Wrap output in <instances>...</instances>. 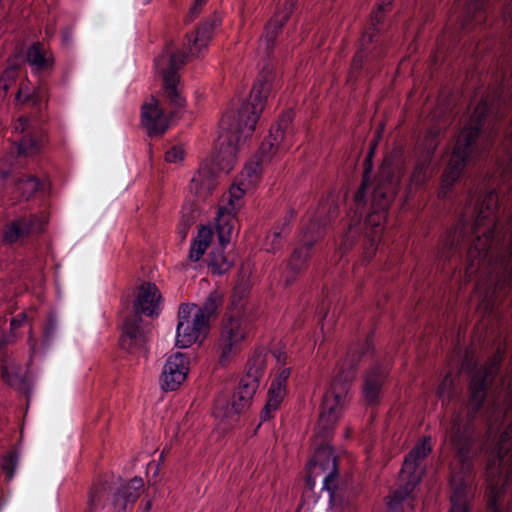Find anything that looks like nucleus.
Instances as JSON below:
<instances>
[{
    "mask_svg": "<svg viewBox=\"0 0 512 512\" xmlns=\"http://www.w3.org/2000/svg\"><path fill=\"white\" fill-rule=\"evenodd\" d=\"M500 493L497 488H491L487 495V510L488 512H501L499 506Z\"/></svg>",
    "mask_w": 512,
    "mask_h": 512,
    "instance_id": "09e8293b",
    "label": "nucleus"
},
{
    "mask_svg": "<svg viewBox=\"0 0 512 512\" xmlns=\"http://www.w3.org/2000/svg\"><path fill=\"white\" fill-rule=\"evenodd\" d=\"M170 46L171 44L165 46L163 54L155 59V65L161 69L164 97L171 108L169 118L174 119L180 117L186 106V100L177 88L179 82L177 71L186 63V55L182 51H171Z\"/></svg>",
    "mask_w": 512,
    "mask_h": 512,
    "instance_id": "9d476101",
    "label": "nucleus"
},
{
    "mask_svg": "<svg viewBox=\"0 0 512 512\" xmlns=\"http://www.w3.org/2000/svg\"><path fill=\"white\" fill-rule=\"evenodd\" d=\"M491 106L486 99H481L462 128L453 147L449 162L441 176L438 197L445 199L463 173L466 165L478 153V139L485 129Z\"/></svg>",
    "mask_w": 512,
    "mask_h": 512,
    "instance_id": "39448f33",
    "label": "nucleus"
},
{
    "mask_svg": "<svg viewBox=\"0 0 512 512\" xmlns=\"http://www.w3.org/2000/svg\"><path fill=\"white\" fill-rule=\"evenodd\" d=\"M281 402H282V399L280 396H277V397L268 396L266 404L268 406L272 407V409L277 410L278 407L280 406Z\"/></svg>",
    "mask_w": 512,
    "mask_h": 512,
    "instance_id": "680f3d73",
    "label": "nucleus"
},
{
    "mask_svg": "<svg viewBox=\"0 0 512 512\" xmlns=\"http://www.w3.org/2000/svg\"><path fill=\"white\" fill-rule=\"evenodd\" d=\"M284 395H285V390L283 388L277 389L276 385L271 383L270 388L268 390V396H274V397L280 396L281 399L283 400Z\"/></svg>",
    "mask_w": 512,
    "mask_h": 512,
    "instance_id": "bf43d9fd",
    "label": "nucleus"
},
{
    "mask_svg": "<svg viewBox=\"0 0 512 512\" xmlns=\"http://www.w3.org/2000/svg\"><path fill=\"white\" fill-rule=\"evenodd\" d=\"M3 380L11 387L25 391L27 389V380L22 374V368L15 364L3 363L1 366Z\"/></svg>",
    "mask_w": 512,
    "mask_h": 512,
    "instance_id": "7c9ffc66",
    "label": "nucleus"
},
{
    "mask_svg": "<svg viewBox=\"0 0 512 512\" xmlns=\"http://www.w3.org/2000/svg\"><path fill=\"white\" fill-rule=\"evenodd\" d=\"M376 145H377L376 142H373L370 144L369 151H368L367 155H371V158L374 157Z\"/></svg>",
    "mask_w": 512,
    "mask_h": 512,
    "instance_id": "338daca9",
    "label": "nucleus"
},
{
    "mask_svg": "<svg viewBox=\"0 0 512 512\" xmlns=\"http://www.w3.org/2000/svg\"><path fill=\"white\" fill-rule=\"evenodd\" d=\"M294 217L295 211L291 209L286 213V215L282 219L275 223L273 228L288 237L292 229L291 221Z\"/></svg>",
    "mask_w": 512,
    "mask_h": 512,
    "instance_id": "49530a36",
    "label": "nucleus"
},
{
    "mask_svg": "<svg viewBox=\"0 0 512 512\" xmlns=\"http://www.w3.org/2000/svg\"><path fill=\"white\" fill-rule=\"evenodd\" d=\"M393 0H380L370 14V24L363 32L359 46L354 53L348 73V82L355 84L359 79L372 78L379 70L378 63L385 56V46L379 35L386 13L391 10Z\"/></svg>",
    "mask_w": 512,
    "mask_h": 512,
    "instance_id": "0eeeda50",
    "label": "nucleus"
},
{
    "mask_svg": "<svg viewBox=\"0 0 512 512\" xmlns=\"http://www.w3.org/2000/svg\"><path fill=\"white\" fill-rule=\"evenodd\" d=\"M296 3L297 0H286L284 3L283 10L276 13L275 15H279L280 18L287 22L293 12Z\"/></svg>",
    "mask_w": 512,
    "mask_h": 512,
    "instance_id": "864d4df0",
    "label": "nucleus"
},
{
    "mask_svg": "<svg viewBox=\"0 0 512 512\" xmlns=\"http://www.w3.org/2000/svg\"><path fill=\"white\" fill-rule=\"evenodd\" d=\"M274 79V68L272 64L266 63L258 74L249 99L243 101L237 110L231 109L223 114L220 120V151L217 155L221 169H231L240 143L250 137L255 130Z\"/></svg>",
    "mask_w": 512,
    "mask_h": 512,
    "instance_id": "f03ea898",
    "label": "nucleus"
},
{
    "mask_svg": "<svg viewBox=\"0 0 512 512\" xmlns=\"http://www.w3.org/2000/svg\"><path fill=\"white\" fill-rule=\"evenodd\" d=\"M233 229V225L228 221L224 219H219L218 223L216 225L219 245L226 246L229 244L231 240V232Z\"/></svg>",
    "mask_w": 512,
    "mask_h": 512,
    "instance_id": "c03bdc74",
    "label": "nucleus"
},
{
    "mask_svg": "<svg viewBox=\"0 0 512 512\" xmlns=\"http://www.w3.org/2000/svg\"><path fill=\"white\" fill-rule=\"evenodd\" d=\"M45 221L36 214L19 217L11 221L4 230L3 241L7 244H14L20 238L33 233L44 231Z\"/></svg>",
    "mask_w": 512,
    "mask_h": 512,
    "instance_id": "2eb2a0df",
    "label": "nucleus"
},
{
    "mask_svg": "<svg viewBox=\"0 0 512 512\" xmlns=\"http://www.w3.org/2000/svg\"><path fill=\"white\" fill-rule=\"evenodd\" d=\"M373 158L366 155L363 161L361 184L354 195L351 207L353 216L337 248L340 258L360 244L369 262L381 240L388 210L401 189V175L395 164L384 160L371 183Z\"/></svg>",
    "mask_w": 512,
    "mask_h": 512,
    "instance_id": "f257e3e1",
    "label": "nucleus"
},
{
    "mask_svg": "<svg viewBox=\"0 0 512 512\" xmlns=\"http://www.w3.org/2000/svg\"><path fill=\"white\" fill-rule=\"evenodd\" d=\"M286 21L279 17V15H275L271 20L266 24L264 36L261 41L265 45L267 56L270 57L275 45L276 39L279 33L282 31L283 26Z\"/></svg>",
    "mask_w": 512,
    "mask_h": 512,
    "instance_id": "2f4dec72",
    "label": "nucleus"
},
{
    "mask_svg": "<svg viewBox=\"0 0 512 512\" xmlns=\"http://www.w3.org/2000/svg\"><path fill=\"white\" fill-rule=\"evenodd\" d=\"M319 474L318 471H313L311 472L310 468L308 469V473L306 475V486L309 488V489H313L314 485H315V479H314V476H317Z\"/></svg>",
    "mask_w": 512,
    "mask_h": 512,
    "instance_id": "052dcab7",
    "label": "nucleus"
},
{
    "mask_svg": "<svg viewBox=\"0 0 512 512\" xmlns=\"http://www.w3.org/2000/svg\"><path fill=\"white\" fill-rule=\"evenodd\" d=\"M315 240H306L293 250L285 271V286L294 284L299 276L308 268Z\"/></svg>",
    "mask_w": 512,
    "mask_h": 512,
    "instance_id": "6ab92c4d",
    "label": "nucleus"
},
{
    "mask_svg": "<svg viewBox=\"0 0 512 512\" xmlns=\"http://www.w3.org/2000/svg\"><path fill=\"white\" fill-rule=\"evenodd\" d=\"M265 369V349L262 347L256 348L248 359L245 374L240 378L232 395L230 397L219 395L214 400V417L229 427L236 424L240 420V416L251 406Z\"/></svg>",
    "mask_w": 512,
    "mask_h": 512,
    "instance_id": "423d86ee",
    "label": "nucleus"
},
{
    "mask_svg": "<svg viewBox=\"0 0 512 512\" xmlns=\"http://www.w3.org/2000/svg\"><path fill=\"white\" fill-rule=\"evenodd\" d=\"M502 275L497 279L495 290H505L512 292V243L507 247V251L501 256Z\"/></svg>",
    "mask_w": 512,
    "mask_h": 512,
    "instance_id": "473e14b6",
    "label": "nucleus"
},
{
    "mask_svg": "<svg viewBox=\"0 0 512 512\" xmlns=\"http://www.w3.org/2000/svg\"><path fill=\"white\" fill-rule=\"evenodd\" d=\"M251 328V318L246 313L238 311L225 315L218 342L221 350L219 362L222 366L241 351L242 343L247 339Z\"/></svg>",
    "mask_w": 512,
    "mask_h": 512,
    "instance_id": "9b49d317",
    "label": "nucleus"
},
{
    "mask_svg": "<svg viewBox=\"0 0 512 512\" xmlns=\"http://www.w3.org/2000/svg\"><path fill=\"white\" fill-rule=\"evenodd\" d=\"M404 480H408V478L406 477ZM414 488H411V486H408L407 485V482L405 483V486H404V491L402 490H396L393 494V498L391 499V501L388 503V512H392L396 509H401L403 511V508H402V501L406 498V496L413 490Z\"/></svg>",
    "mask_w": 512,
    "mask_h": 512,
    "instance_id": "a18cd8bd",
    "label": "nucleus"
},
{
    "mask_svg": "<svg viewBox=\"0 0 512 512\" xmlns=\"http://www.w3.org/2000/svg\"><path fill=\"white\" fill-rule=\"evenodd\" d=\"M337 211H338V205L337 204H331L329 206V210H328L329 214L334 215V214L337 213Z\"/></svg>",
    "mask_w": 512,
    "mask_h": 512,
    "instance_id": "774afa93",
    "label": "nucleus"
},
{
    "mask_svg": "<svg viewBox=\"0 0 512 512\" xmlns=\"http://www.w3.org/2000/svg\"><path fill=\"white\" fill-rule=\"evenodd\" d=\"M223 302V297L217 291H213L204 301L203 305L197 309L195 314H202L206 318V326H210V317L213 316Z\"/></svg>",
    "mask_w": 512,
    "mask_h": 512,
    "instance_id": "c9c22d12",
    "label": "nucleus"
},
{
    "mask_svg": "<svg viewBox=\"0 0 512 512\" xmlns=\"http://www.w3.org/2000/svg\"><path fill=\"white\" fill-rule=\"evenodd\" d=\"M286 239V235L272 228V231L265 237L264 248L269 253H276L283 247Z\"/></svg>",
    "mask_w": 512,
    "mask_h": 512,
    "instance_id": "ea45409f",
    "label": "nucleus"
},
{
    "mask_svg": "<svg viewBox=\"0 0 512 512\" xmlns=\"http://www.w3.org/2000/svg\"><path fill=\"white\" fill-rule=\"evenodd\" d=\"M276 411L275 409H272V407L265 404V406L262 408L260 412V418L261 421H267L270 420L273 417V412Z\"/></svg>",
    "mask_w": 512,
    "mask_h": 512,
    "instance_id": "13d9d810",
    "label": "nucleus"
},
{
    "mask_svg": "<svg viewBox=\"0 0 512 512\" xmlns=\"http://www.w3.org/2000/svg\"><path fill=\"white\" fill-rule=\"evenodd\" d=\"M250 292V281L245 277L237 280L232 293L230 295L231 313H246L244 310L243 301L247 298Z\"/></svg>",
    "mask_w": 512,
    "mask_h": 512,
    "instance_id": "c756f323",
    "label": "nucleus"
},
{
    "mask_svg": "<svg viewBox=\"0 0 512 512\" xmlns=\"http://www.w3.org/2000/svg\"><path fill=\"white\" fill-rule=\"evenodd\" d=\"M213 237V230L209 226L202 225L198 230V235L193 239L190 250L189 259L192 262L199 261L204 255Z\"/></svg>",
    "mask_w": 512,
    "mask_h": 512,
    "instance_id": "c85d7f7f",
    "label": "nucleus"
},
{
    "mask_svg": "<svg viewBox=\"0 0 512 512\" xmlns=\"http://www.w3.org/2000/svg\"><path fill=\"white\" fill-rule=\"evenodd\" d=\"M220 22V17L216 13H213L197 26L195 34H187L189 54L185 53L186 59L189 56L199 57L202 52L207 49L213 37L214 29Z\"/></svg>",
    "mask_w": 512,
    "mask_h": 512,
    "instance_id": "f3484780",
    "label": "nucleus"
},
{
    "mask_svg": "<svg viewBox=\"0 0 512 512\" xmlns=\"http://www.w3.org/2000/svg\"><path fill=\"white\" fill-rule=\"evenodd\" d=\"M311 472L326 473L323 479V489L329 492L330 503L337 504L338 457L334 454L333 447L329 444H321L309 461Z\"/></svg>",
    "mask_w": 512,
    "mask_h": 512,
    "instance_id": "f8f14e48",
    "label": "nucleus"
},
{
    "mask_svg": "<svg viewBox=\"0 0 512 512\" xmlns=\"http://www.w3.org/2000/svg\"><path fill=\"white\" fill-rule=\"evenodd\" d=\"M19 461V453L17 450H9L1 460V468L8 480H11L14 476L15 469Z\"/></svg>",
    "mask_w": 512,
    "mask_h": 512,
    "instance_id": "58836bf2",
    "label": "nucleus"
},
{
    "mask_svg": "<svg viewBox=\"0 0 512 512\" xmlns=\"http://www.w3.org/2000/svg\"><path fill=\"white\" fill-rule=\"evenodd\" d=\"M27 320L26 313H20L11 319L10 325L12 329L20 328Z\"/></svg>",
    "mask_w": 512,
    "mask_h": 512,
    "instance_id": "4d7b16f0",
    "label": "nucleus"
},
{
    "mask_svg": "<svg viewBox=\"0 0 512 512\" xmlns=\"http://www.w3.org/2000/svg\"><path fill=\"white\" fill-rule=\"evenodd\" d=\"M106 492V483H94L88 495V507L86 512H94Z\"/></svg>",
    "mask_w": 512,
    "mask_h": 512,
    "instance_id": "a19ab883",
    "label": "nucleus"
},
{
    "mask_svg": "<svg viewBox=\"0 0 512 512\" xmlns=\"http://www.w3.org/2000/svg\"><path fill=\"white\" fill-rule=\"evenodd\" d=\"M451 512H469L468 499H451Z\"/></svg>",
    "mask_w": 512,
    "mask_h": 512,
    "instance_id": "6e6d98bb",
    "label": "nucleus"
},
{
    "mask_svg": "<svg viewBox=\"0 0 512 512\" xmlns=\"http://www.w3.org/2000/svg\"><path fill=\"white\" fill-rule=\"evenodd\" d=\"M198 213L195 209L190 208L188 212L183 211L180 223H179V234L182 239H185L190 227L196 222Z\"/></svg>",
    "mask_w": 512,
    "mask_h": 512,
    "instance_id": "79ce46f5",
    "label": "nucleus"
},
{
    "mask_svg": "<svg viewBox=\"0 0 512 512\" xmlns=\"http://www.w3.org/2000/svg\"><path fill=\"white\" fill-rule=\"evenodd\" d=\"M488 0H467L464 9L463 28L482 25L487 20Z\"/></svg>",
    "mask_w": 512,
    "mask_h": 512,
    "instance_id": "a878e982",
    "label": "nucleus"
},
{
    "mask_svg": "<svg viewBox=\"0 0 512 512\" xmlns=\"http://www.w3.org/2000/svg\"><path fill=\"white\" fill-rule=\"evenodd\" d=\"M196 308L195 305L181 304L178 310V321L185 323L191 322L193 317L191 316L192 311Z\"/></svg>",
    "mask_w": 512,
    "mask_h": 512,
    "instance_id": "8fccbe9b",
    "label": "nucleus"
},
{
    "mask_svg": "<svg viewBox=\"0 0 512 512\" xmlns=\"http://www.w3.org/2000/svg\"><path fill=\"white\" fill-rule=\"evenodd\" d=\"M26 60L36 72L51 71L55 64L52 53L46 51L41 42H34L29 46Z\"/></svg>",
    "mask_w": 512,
    "mask_h": 512,
    "instance_id": "393cba45",
    "label": "nucleus"
},
{
    "mask_svg": "<svg viewBox=\"0 0 512 512\" xmlns=\"http://www.w3.org/2000/svg\"><path fill=\"white\" fill-rule=\"evenodd\" d=\"M189 371V360L180 352L170 355L160 376L161 388L164 391H175L185 381Z\"/></svg>",
    "mask_w": 512,
    "mask_h": 512,
    "instance_id": "ddd939ff",
    "label": "nucleus"
},
{
    "mask_svg": "<svg viewBox=\"0 0 512 512\" xmlns=\"http://www.w3.org/2000/svg\"><path fill=\"white\" fill-rule=\"evenodd\" d=\"M15 101L29 105L32 109L33 117L39 123L47 122L48 116L45 111L48 107V91L46 87L39 86L32 92H29L28 88L21 84L16 93Z\"/></svg>",
    "mask_w": 512,
    "mask_h": 512,
    "instance_id": "aec40b11",
    "label": "nucleus"
},
{
    "mask_svg": "<svg viewBox=\"0 0 512 512\" xmlns=\"http://www.w3.org/2000/svg\"><path fill=\"white\" fill-rule=\"evenodd\" d=\"M469 223L464 215H461L457 223L451 226L442 239V245L439 249V258L449 261L453 253L461 249L468 238Z\"/></svg>",
    "mask_w": 512,
    "mask_h": 512,
    "instance_id": "a211bd4d",
    "label": "nucleus"
},
{
    "mask_svg": "<svg viewBox=\"0 0 512 512\" xmlns=\"http://www.w3.org/2000/svg\"><path fill=\"white\" fill-rule=\"evenodd\" d=\"M292 119H293L292 111H286V112L282 113V115L280 116L279 121H278V129L276 131L277 136H278L279 132H281L280 136H281V138L283 137L282 133L289 127V125L292 122Z\"/></svg>",
    "mask_w": 512,
    "mask_h": 512,
    "instance_id": "3c124183",
    "label": "nucleus"
},
{
    "mask_svg": "<svg viewBox=\"0 0 512 512\" xmlns=\"http://www.w3.org/2000/svg\"><path fill=\"white\" fill-rule=\"evenodd\" d=\"M141 122L147 129L149 136L162 135L168 128V121L159 101L152 97L151 103H144L141 107Z\"/></svg>",
    "mask_w": 512,
    "mask_h": 512,
    "instance_id": "4be33fe9",
    "label": "nucleus"
},
{
    "mask_svg": "<svg viewBox=\"0 0 512 512\" xmlns=\"http://www.w3.org/2000/svg\"><path fill=\"white\" fill-rule=\"evenodd\" d=\"M290 368H284L281 370V372L277 375L275 379L272 380L271 383L276 385V388H283L285 390L286 382L290 376Z\"/></svg>",
    "mask_w": 512,
    "mask_h": 512,
    "instance_id": "603ef678",
    "label": "nucleus"
},
{
    "mask_svg": "<svg viewBox=\"0 0 512 512\" xmlns=\"http://www.w3.org/2000/svg\"><path fill=\"white\" fill-rule=\"evenodd\" d=\"M185 152L181 146L175 145L165 153V161L168 163H178L184 160Z\"/></svg>",
    "mask_w": 512,
    "mask_h": 512,
    "instance_id": "de8ad7c7",
    "label": "nucleus"
},
{
    "mask_svg": "<svg viewBox=\"0 0 512 512\" xmlns=\"http://www.w3.org/2000/svg\"><path fill=\"white\" fill-rule=\"evenodd\" d=\"M374 345L372 334L357 347L348 350L347 357L338 364V369L333 377L329 390L324 394L321 404V412L318 418L316 435L327 440L333 433L346 397L356 378L357 369L364 355L372 352Z\"/></svg>",
    "mask_w": 512,
    "mask_h": 512,
    "instance_id": "7ed1b4c3",
    "label": "nucleus"
},
{
    "mask_svg": "<svg viewBox=\"0 0 512 512\" xmlns=\"http://www.w3.org/2000/svg\"><path fill=\"white\" fill-rule=\"evenodd\" d=\"M45 141V134L40 132L39 137H34L30 133L23 135L18 144V153L20 155H29L37 152Z\"/></svg>",
    "mask_w": 512,
    "mask_h": 512,
    "instance_id": "f704fd0d",
    "label": "nucleus"
},
{
    "mask_svg": "<svg viewBox=\"0 0 512 512\" xmlns=\"http://www.w3.org/2000/svg\"><path fill=\"white\" fill-rule=\"evenodd\" d=\"M277 141L278 136L273 135V133L270 132L269 138L265 139L259 147V150L256 154V162L246 167L247 175L249 177L252 175H257L261 171L260 166L270 160L271 156L277 150V147L274 143Z\"/></svg>",
    "mask_w": 512,
    "mask_h": 512,
    "instance_id": "bb28decb",
    "label": "nucleus"
},
{
    "mask_svg": "<svg viewBox=\"0 0 512 512\" xmlns=\"http://www.w3.org/2000/svg\"><path fill=\"white\" fill-rule=\"evenodd\" d=\"M210 326H206V318L202 314H194L191 322L185 323L178 321L176 346L179 348H188L196 342H202Z\"/></svg>",
    "mask_w": 512,
    "mask_h": 512,
    "instance_id": "dca6fc26",
    "label": "nucleus"
},
{
    "mask_svg": "<svg viewBox=\"0 0 512 512\" xmlns=\"http://www.w3.org/2000/svg\"><path fill=\"white\" fill-rule=\"evenodd\" d=\"M451 486L453 489L451 499H468V484L462 476H453Z\"/></svg>",
    "mask_w": 512,
    "mask_h": 512,
    "instance_id": "37998d69",
    "label": "nucleus"
},
{
    "mask_svg": "<svg viewBox=\"0 0 512 512\" xmlns=\"http://www.w3.org/2000/svg\"><path fill=\"white\" fill-rule=\"evenodd\" d=\"M491 385L492 369L485 366L477 369L468 384L466 416L457 413L452 418L450 442L455 449L456 458L464 467L471 464V452L476 441L474 420L484 406Z\"/></svg>",
    "mask_w": 512,
    "mask_h": 512,
    "instance_id": "20e7f679",
    "label": "nucleus"
},
{
    "mask_svg": "<svg viewBox=\"0 0 512 512\" xmlns=\"http://www.w3.org/2000/svg\"><path fill=\"white\" fill-rule=\"evenodd\" d=\"M18 56L8 58V67L0 76V89L7 93L18 77L19 64L15 61Z\"/></svg>",
    "mask_w": 512,
    "mask_h": 512,
    "instance_id": "e433bc0d",
    "label": "nucleus"
},
{
    "mask_svg": "<svg viewBox=\"0 0 512 512\" xmlns=\"http://www.w3.org/2000/svg\"><path fill=\"white\" fill-rule=\"evenodd\" d=\"M19 126L21 127V131L24 132L29 128V118L27 117H20L19 118Z\"/></svg>",
    "mask_w": 512,
    "mask_h": 512,
    "instance_id": "69168bd1",
    "label": "nucleus"
},
{
    "mask_svg": "<svg viewBox=\"0 0 512 512\" xmlns=\"http://www.w3.org/2000/svg\"><path fill=\"white\" fill-rule=\"evenodd\" d=\"M497 458L500 464L509 463L512 466V423L500 435Z\"/></svg>",
    "mask_w": 512,
    "mask_h": 512,
    "instance_id": "72a5a7b5",
    "label": "nucleus"
},
{
    "mask_svg": "<svg viewBox=\"0 0 512 512\" xmlns=\"http://www.w3.org/2000/svg\"><path fill=\"white\" fill-rule=\"evenodd\" d=\"M389 373V364L383 362L374 363L365 372L362 393L368 405L375 406L379 403L380 393Z\"/></svg>",
    "mask_w": 512,
    "mask_h": 512,
    "instance_id": "4468645a",
    "label": "nucleus"
},
{
    "mask_svg": "<svg viewBox=\"0 0 512 512\" xmlns=\"http://www.w3.org/2000/svg\"><path fill=\"white\" fill-rule=\"evenodd\" d=\"M431 451L432 447L430 444V438H424L405 456L400 470V477L405 479L407 476V485L411 486V488H415V486L420 482V477L416 473L419 461L427 457Z\"/></svg>",
    "mask_w": 512,
    "mask_h": 512,
    "instance_id": "412c9836",
    "label": "nucleus"
},
{
    "mask_svg": "<svg viewBox=\"0 0 512 512\" xmlns=\"http://www.w3.org/2000/svg\"><path fill=\"white\" fill-rule=\"evenodd\" d=\"M201 8L202 6L194 3V5L190 8L189 13L187 15L188 21H192L195 17H197L201 11Z\"/></svg>",
    "mask_w": 512,
    "mask_h": 512,
    "instance_id": "e2e57ef3",
    "label": "nucleus"
},
{
    "mask_svg": "<svg viewBox=\"0 0 512 512\" xmlns=\"http://www.w3.org/2000/svg\"><path fill=\"white\" fill-rule=\"evenodd\" d=\"M144 487L141 477H134L128 483L117 488L113 493V506L118 511L126 510L128 505H133L139 498Z\"/></svg>",
    "mask_w": 512,
    "mask_h": 512,
    "instance_id": "5701e85b",
    "label": "nucleus"
},
{
    "mask_svg": "<svg viewBox=\"0 0 512 512\" xmlns=\"http://www.w3.org/2000/svg\"><path fill=\"white\" fill-rule=\"evenodd\" d=\"M16 189L27 200L32 197L39 189V180L35 176H23L16 181Z\"/></svg>",
    "mask_w": 512,
    "mask_h": 512,
    "instance_id": "4c0bfd02",
    "label": "nucleus"
},
{
    "mask_svg": "<svg viewBox=\"0 0 512 512\" xmlns=\"http://www.w3.org/2000/svg\"><path fill=\"white\" fill-rule=\"evenodd\" d=\"M161 293L155 283L143 282L133 302V311L127 315L122 325L119 345L128 353H135L145 347L147 334L144 330L141 314L153 317L158 315Z\"/></svg>",
    "mask_w": 512,
    "mask_h": 512,
    "instance_id": "6e6552de",
    "label": "nucleus"
},
{
    "mask_svg": "<svg viewBox=\"0 0 512 512\" xmlns=\"http://www.w3.org/2000/svg\"><path fill=\"white\" fill-rule=\"evenodd\" d=\"M448 378H449V375H446L443 382L437 388V395L439 398H442L446 391V388H447L446 381L448 380Z\"/></svg>",
    "mask_w": 512,
    "mask_h": 512,
    "instance_id": "0e129e2a",
    "label": "nucleus"
},
{
    "mask_svg": "<svg viewBox=\"0 0 512 512\" xmlns=\"http://www.w3.org/2000/svg\"><path fill=\"white\" fill-rule=\"evenodd\" d=\"M217 186L216 174L207 165L201 166L191 179L189 189L199 198H206Z\"/></svg>",
    "mask_w": 512,
    "mask_h": 512,
    "instance_id": "b1692460",
    "label": "nucleus"
},
{
    "mask_svg": "<svg viewBox=\"0 0 512 512\" xmlns=\"http://www.w3.org/2000/svg\"><path fill=\"white\" fill-rule=\"evenodd\" d=\"M499 210L498 194L496 190H490L480 196L475 206L476 219L471 227V235L474 239L468 249L470 264L467 270L472 269L474 260H484L496 238L497 212Z\"/></svg>",
    "mask_w": 512,
    "mask_h": 512,
    "instance_id": "1a4fd4ad",
    "label": "nucleus"
},
{
    "mask_svg": "<svg viewBox=\"0 0 512 512\" xmlns=\"http://www.w3.org/2000/svg\"><path fill=\"white\" fill-rule=\"evenodd\" d=\"M57 326L56 318L53 315H49L44 328V337L48 341L54 334Z\"/></svg>",
    "mask_w": 512,
    "mask_h": 512,
    "instance_id": "5fc2aeb1",
    "label": "nucleus"
},
{
    "mask_svg": "<svg viewBox=\"0 0 512 512\" xmlns=\"http://www.w3.org/2000/svg\"><path fill=\"white\" fill-rule=\"evenodd\" d=\"M226 246L218 245L208 254L207 264L213 275H223L227 273L234 264V260L228 254H225Z\"/></svg>",
    "mask_w": 512,
    "mask_h": 512,
    "instance_id": "cd10ccee",
    "label": "nucleus"
}]
</instances>
